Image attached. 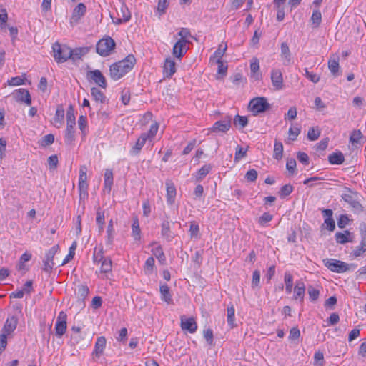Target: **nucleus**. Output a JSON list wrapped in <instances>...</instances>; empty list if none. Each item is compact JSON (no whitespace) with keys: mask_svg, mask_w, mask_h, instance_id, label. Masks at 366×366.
<instances>
[{"mask_svg":"<svg viewBox=\"0 0 366 366\" xmlns=\"http://www.w3.org/2000/svg\"><path fill=\"white\" fill-rule=\"evenodd\" d=\"M136 59L132 54H129L123 59L116 62V80L123 77L134 66Z\"/></svg>","mask_w":366,"mask_h":366,"instance_id":"obj_1","label":"nucleus"},{"mask_svg":"<svg viewBox=\"0 0 366 366\" xmlns=\"http://www.w3.org/2000/svg\"><path fill=\"white\" fill-rule=\"evenodd\" d=\"M75 125L76 118L74 114V109L72 105H69L66 112V129L65 133V142L66 144H71L74 140Z\"/></svg>","mask_w":366,"mask_h":366,"instance_id":"obj_2","label":"nucleus"},{"mask_svg":"<svg viewBox=\"0 0 366 366\" xmlns=\"http://www.w3.org/2000/svg\"><path fill=\"white\" fill-rule=\"evenodd\" d=\"M53 56L57 63H64L70 59V47L56 42L52 45Z\"/></svg>","mask_w":366,"mask_h":366,"instance_id":"obj_3","label":"nucleus"},{"mask_svg":"<svg viewBox=\"0 0 366 366\" xmlns=\"http://www.w3.org/2000/svg\"><path fill=\"white\" fill-rule=\"evenodd\" d=\"M342 199L347 202L357 212L363 211V207L357 200V193L353 192L350 188L345 187L341 194Z\"/></svg>","mask_w":366,"mask_h":366,"instance_id":"obj_4","label":"nucleus"},{"mask_svg":"<svg viewBox=\"0 0 366 366\" xmlns=\"http://www.w3.org/2000/svg\"><path fill=\"white\" fill-rule=\"evenodd\" d=\"M249 107L253 115L256 116L269 109L270 104L265 97H255L250 100Z\"/></svg>","mask_w":366,"mask_h":366,"instance_id":"obj_5","label":"nucleus"},{"mask_svg":"<svg viewBox=\"0 0 366 366\" xmlns=\"http://www.w3.org/2000/svg\"><path fill=\"white\" fill-rule=\"evenodd\" d=\"M323 264L332 272L343 273L350 269V265L347 263L335 259H325Z\"/></svg>","mask_w":366,"mask_h":366,"instance_id":"obj_6","label":"nucleus"},{"mask_svg":"<svg viewBox=\"0 0 366 366\" xmlns=\"http://www.w3.org/2000/svg\"><path fill=\"white\" fill-rule=\"evenodd\" d=\"M114 48V41L112 38L107 36L100 39L96 46L97 52L102 56H107Z\"/></svg>","mask_w":366,"mask_h":366,"instance_id":"obj_7","label":"nucleus"},{"mask_svg":"<svg viewBox=\"0 0 366 366\" xmlns=\"http://www.w3.org/2000/svg\"><path fill=\"white\" fill-rule=\"evenodd\" d=\"M59 247V245L53 246L45 255L44 259V267L43 270L46 273H51L54 266V257L56 253L58 252Z\"/></svg>","mask_w":366,"mask_h":366,"instance_id":"obj_8","label":"nucleus"},{"mask_svg":"<svg viewBox=\"0 0 366 366\" xmlns=\"http://www.w3.org/2000/svg\"><path fill=\"white\" fill-rule=\"evenodd\" d=\"M231 121L230 117H226L222 120L217 121L209 130L214 133L227 132L231 127Z\"/></svg>","mask_w":366,"mask_h":366,"instance_id":"obj_9","label":"nucleus"},{"mask_svg":"<svg viewBox=\"0 0 366 366\" xmlns=\"http://www.w3.org/2000/svg\"><path fill=\"white\" fill-rule=\"evenodd\" d=\"M14 99L18 102H24L26 105L31 104V98L29 92L26 89H18L12 93Z\"/></svg>","mask_w":366,"mask_h":366,"instance_id":"obj_10","label":"nucleus"},{"mask_svg":"<svg viewBox=\"0 0 366 366\" xmlns=\"http://www.w3.org/2000/svg\"><path fill=\"white\" fill-rule=\"evenodd\" d=\"M119 1L121 3L119 11L116 10L118 16V17L116 18V24L125 23L129 21L131 19V12L129 11L128 7L124 4L122 0H119Z\"/></svg>","mask_w":366,"mask_h":366,"instance_id":"obj_11","label":"nucleus"},{"mask_svg":"<svg viewBox=\"0 0 366 366\" xmlns=\"http://www.w3.org/2000/svg\"><path fill=\"white\" fill-rule=\"evenodd\" d=\"M66 314L61 311L59 312L55 324V331L58 336H62L66 330Z\"/></svg>","mask_w":366,"mask_h":366,"instance_id":"obj_12","label":"nucleus"},{"mask_svg":"<svg viewBox=\"0 0 366 366\" xmlns=\"http://www.w3.org/2000/svg\"><path fill=\"white\" fill-rule=\"evenodd\" d=\"M87 78L94 81L96 84L102 88H106L107 86L106 79L99 70L88 71Z\"/></svg>","mask_w":366,"mask_h":366,"instance_id":"obj_13","label":"nucleus"},{"mask_svg":"<svg viewBox=\"0 0 366 366\" xmlns=\"http://www.w3.org/2000/svg\"><path fill=\"white\" fill-rule=\"evenodd\" d=\"M188 43L189 41L178 40L173 46V55L178 59H181L187 51V44Z\"/></svg>","mask_w":366,"mask_h":366,"instance_id":"obj_14","label":"nucleus"},{"mask_svg":"<svg viewBox=\"0 0 366 366\" xmlns=\"http://www.w3.org/2000/svg\"><path fill=\"white\" fill-rule=\"evenodd\" d=\"M18 325V318L15 315L9 317L2 328V332L5 335H10L16 328Z\"/></svg>","mask_w":366,"mask_h":366,"instance_id":"obj_15","label":"nucleus"},{"mask_svg":"<svg viewBox=\"0 0 366 366\" xmlns=\"http://www.w3.org/2000/svg\"><path fill=\"white\" fill-rule=\"evenodd\" d=\"M366 252V229L361 232V242L360 244L355 247L351 252L350 255L353 258L361 257Z\"/></svg>","mask_w":366,"mask_h":366,"instance_id":"obj_16","label":"nucleus"},{"mask_svg":"<svg viewBox=\"0 0 366 366\" xmlns=\"http://www.w3.org/2000/svg\"><path fill=\"white\" fill-rule=\"evenodd\" d=\"M271 81L272 86L276 90H280L283 88L282 73L280 69H272L271 71Z\"/></svg>","mask_w":366,"mask_h":366,"instance_id":"obj_17","label":"nucleus"},{"mask_svg":"<svg viewBox=\"0 0 366 366\" xmlns=\"http://www.w3.org/2000/svg\"><path fill=\"white\" fill-rule=\"evenodd\" d=\"M305 285L302 280L296 281L294 287L293 299L295 300H299L300 302H302L305 294Z\"/></svg>","mask_w":366,"mask_h":366,"instance_id":"obj_18","label":"nucleus"},{"mask_svg":"<svg viewBox=\"0 0 366 366\" xmlns=\"http://www.w3.org/2000/svg\"><path fill=\"white\" fill-rule=\"evenodd\" d=\"M280 57L282 63L285 66H288L292 62V57L289 46L286 42L281 44Z\"/></svg>","mask_w":366,"mask_h":366,"instance_id":"obj_19","label":"nucleus"},{"mask_svg":"<svg viewBox=\"0 0 366 366\" xmlns=\"http://www.w3.org/2000/svg\"><path fill=\"white\" fill-rule=\"evenodd\" d=\"M86 10V6L83 3H79L73 11L70 23L71 24H77L79 20L85 14Z\"/></svg>","mask_w":366,"mask_h":366,"instance_id":"obj_20","label":"nucleus"},{"mask_svg":"<svg viewBox=\"0 0 366 366\" xmlns=\"http://www.w3.org/2000/svg\"><path fill=\"white\" fill-rule=\"evenodd\" d=\"M181 327L183 330H187L190 333H194L197 330V325L193 317L181 318Z\"/></svg>","mask_w":366,"mask_h":366,"instance_id":"obj_21","label":"nucleus"},{"mask_svg":"<svg viewBox=\"0 0 366 366\" xmlns=\"http://www.w3.org/2000/svg\"><path fill=\"white\" fill-rule=\"evenodd\" d=\"M113 185V172L112 169H106L104 172V186L103 193L110 194Z\"/></svg>","mask_w":366,"mask_h":366,"instance_id":"obj_22","label":"nucleus"},{"mask_svg":"<svg viewBox=\"0 0 366 366\" xmlns=\"http://www.w3.org/2000/svg\"><path fill=\"white\" fill-rule=\"evenodd\" d=\"M176 72L175 62L171 59L167 58L164 64V74L166 77L170 78Z\"/></svg>","mask_w":366,"mask_h":366,"instance_id":"obj_23","label":"nucleus"},{"mask_svg":"<svg viewBox=\"0 0 366 366\" xmlns=\"http://www.w3.org/2000/svg\"><path fill=\"white\" fill-rule=\"evenodd\" d=\"M166 189L167 203L169 204H172L174 202V199L176 197V188L171 181L167 180L166 182Z\"/></svg>","mask_w":366,"mask_h":366,"instance_id":"obj_24","label":"nucleus"},{"mask_svg":"<svg viewBox=\"0 0 366 366\" xmlns=\"http://www.w3.org/2000/svg\"><path fill=\"white\" fill-rule=\"evenodd\" d=\"M212 169L211 164H204L197 172L194 174L197 182L202 181Z\"/></svg>","mask_w":366,"mask_h":366,"instance_id":"obj_25","label":"nucleus"},{"mask_svg":"<svg viewBox=\"0 0 366 366\" xmlns=\"http://www.w3.org/2000/svg\"><path fill=\"white\" fill-rule=\"evenodd\" d=\"M335 240L339 244H345L352 242V234L348 230H345L343 233L337 232L335 235Z\"/></svg>","mask_w":366,"mask_h":366,"instance_id":"obj_26","label":"nucleus"},{"mask_svg":"<svg viewBox=\"0 0 366 366\" xmlns=\"http://www.w3.org/2000/svg\"><path fill=\"white\" fill-rule=\"evenodd\" d=\"M147 141H149V139L142 133L137 139L136 144L132 147L131 153L132 154H139Z\"/></svg>","mask_w":366,"mask_h":366,"instance_id":"obj_27","label":"nucleus"},{"mask_svg":"<svg viewBox=\"0 0 366 366\" xmlns=\"http://www.w3.org/2000/svg\"><path fill=\"white\" fill-rule=\"evenodd\" d=\"M106 346V339L104 337L102 336L97 338L95 347H94V351L93 354L97 357H99L103 353V351Z\"/></svg>","mask_w":366,"mask_h":366,"instance_id":"obj_28","label":"nucleus"},{"mask_svg":"<svg viewBox=\"0 0 366 366\" xmlns=\"http://www.w3.org/2000/svg\"><path fill=\"white\" fill-rule=\"evenodd\" d=\"M161 299L167 304L173 302L172 296L170 293L169 287L167 285L164 284L160 286Z\"/></svg>","mask_w":366,"mask_h":366,"instance_id":"obj_29","label":"nucleus"},{"mask_svg":"<svg viewBox=\"0 0 366 366\" xmlns=\"http://www.w3.org/2000/svg\"><path fill=\"white\" fill-rule=\"evenodd\" d=\"M113 240H114L113 220H112V219H111L108 223V227H107V239H106V246L109 249H112L113 247Z\"/></svg>","mask_w":366,"mask_h":366,"instance_id":"obj_30","label":"nucleus"},{"mask_svg":"<svg viewBox=\"0 0 366 366\" xmlns=\"http://www.w3.org/2000/svg\"><path fill=\"white\" fill-rule=\"evenodd\" d=\"M227 49V46L226 44L224 46L222 45H220L219 48L213 54V55L211 56L210 62L213 64L214 61H222V56H224Z\"/></svg>","mask_w":366,"mask_h":366,"instance_id":"obj_31","label":"nucleus"},{"mask_svg":"<svg viewBox=\"0 0 366 366\" xmlns=\"http://www.w3.org/2000/svg\"><path fill=\"white\" fill-rule=\"evenodd\" d=\"M328 68H329L330 71H331V73L334 76L338 75V71H339V69H340L339 57L338 56H335V57L330 58L329 59Z\"/></svg>","mask_w":366,"mask_h":366,"instance_id":"obj_32","label":"nucleus"},{"mask_svg":"<svg viewBox=\"0 0 366 366\" xmlns=\"http://www.w3.org/2000/svg\"><path fill=\"white\" fill-rule=\"evenodd\" d=\"M345 160L342 152H334L328 156V161L331 164H341Z\"/></svg>","mask_w":366,"mask_h":366,"instance_id":"obj_33","label":"nucleus"},{"mask_svg":"<svg viewBox=\"0 0 366 366\" xmlns=\"http://www.w3.org/2000/svg\"><path fill=\"white\" fill-rule=\"evenodd\" d=\"M152 246L153 247L151 252L156 257V258L159 262H163L165 260V256L163 252V249L160 245H158L156 243H152Z\"/></svg>","mask_w":366,"mask_h":366,"instance_id":"obj_34","label":"nucleus"},{"mask_svg":"<svg viewBox=\"0 0 366 366\" xmlns=\"http://www.w3.org/2000/svg\"><path fill=\"white\" fill-rule=\"evenodd\" d=\"M284 282L285 284V291L287 294H290L293 287V277L289 272L284 274Z\"/></svg>","mask_w":366,"mask_h":366,"instance_id":"obj_35","label":"nucleus"},{"mask_svg":"<svg viewBox=\"0 0 366 366\" xmlns=\"http://www.w3.org/2000/svg\"><path fill=\"white\" fill-rule=\"evenodd\" d=\"M234 124L239 129L244 128L248 124V119L245 116L236 115L233 119Z\"/></svg>","mask_w":366,"mask_h":366,"instance_id":"obj_36","label":"nucleus"},{"mask_svg":"<svg viewBox=\"0 0 366 366\" xmlns=\"http://www.w3.org/2000/svg\"><path fill=\"white\" fill-rule=\"evenodd\" d=\"M132 237L136 241H139L141 239V229L139 227V223L137 219H134L132 225Z\"/></svg>","mask_w":366,"mask_h":366,"instance_id":"obj_37","label":"nucleus"},{"mask_svg":"<svg viewBox=\"0 0 366 366\" xmlns=\"http://www.w3.org/2000/svg\"><path fill=\"white\" fill-rule=\"evenodd\" d=\"M311 21L314 28H317L320 25L322 21V14L319 9L313 11L311 16Z\"/></svg>","mask_w":366,"mask_h":366,"instance_id":"obj_38","label":"nucleus"},{"mask_svg":"<svg viewBox=\"0 0 366 366\" xmlns=\"http://www.w3.org/2000/svg\"><path fill=\"white\" fill-rule=\"evenodd\" d=\"M128 339V330L126 327H122L118 332L116 340L119 344L125 345Z\"/></svg>","mask_w":366,"mask_h":366,"instance_id":"obj_39","label":"nucleus"},{"mask_svg":"<svg viewBox=\"0 0 366 366\" xmlns=\"http://www.w3.org/2000/svg\"><path fill=\"white\" fill-rule=\"evenodd\" d=\"M64 118V109L62 105H59L56 110L55 117H54V121L55 124L59 123L61 124L63 123Z\"/></svg>","mask_w":366,"mask_h":366,"instance_id":"obj_40","label":"nucleus"},{"mask_svg":"<svg viewBox=\"0 0 366 366\" xmlns=\"http://www.w3.org/2000/svg\"><path fill=\"white\" fill-rule=\"evenodd\" d=\"M159 129V124L157 122L153 123L147 132L143 133L149 139V142H152L156 136Z\"/></svg>","mask_w":366,"mask_h":366,"instance_id":"obj_41","label":"nucleus"},{"mask_svg":"<svg viewBox=\"0 0 366 366\" xmlns=\"http://www.w3.org/2000/svg\"><path fill=\"white\" fill-rule=\"evenodd\" d=\"M283 145L280 142L276 141L274 145V158L280 160L282 157Z\"/></svg>","mask_w":366,"mask_h":366,"instance_id":"obj_42","label":"nucleus"},{"mask_svg":"<svg viewBox=\"0 0 366 366\" xmlns=\"http://www.w3.org/2000/svg\"><path fill=\"white\" fill-rule=\"evenodd\" d=\"M307 292L311 302H315L318 300L320 296V290L310 285L307 288Z\"/></svg>","mask_w":366,"mask_h":366,"instance_id":"obj_43","label":"nucleus"},{"mask_svg":"<svg viewBox=\"0 0 366 366\" xmlns=\"http://www.w3.org/2000/svg\"><path fill=\"white\" fill-rule=\"evenodd\" d=\"M235 309L233 305H231L230 307H227V323L230 325L231 327H233L234 325V316H235Z\"/></svg>","mask_w":366,"mask_h":366,"instance_id":"obj_44","label":"nucleus"},{"mask_svg":"<svg viewBox=\"0 0 366 366\" xmlns=\"http://www.w3.org/2000/svg\"><path fill=\"white\" fill-rule=\"evenodd\" d=\"M112 261L110 258H105L103 259L101 264V272L102 273H107L112 272Z\"/></svg>","mask_w":366,"mask_h":366,"instance_id":"obj_45","label":"nucleus"},{"mask_svg":"<svg viewBox=\"0 0 366 366\" xmlns=\"http://www.w3.org/2000/svg\"><path fill=\"white\" fill-rule=\"evenodd\" d=\"M91 94L96 101H99L102 103L105 101V96L99 89L96 87L92 88Z\"/></svg>","mask_w":366,"mask_h":366,"instance_id":"obj_46","label":"nucleus"},{"mask_svg":"<svg viewBox=\"0 0 366 366\" xmlns=\"http://www.w3.org/2000/svg\"><path fill=\"white\" fill-rule=\"evenodd\" d=\"M78 189L79 192L80 199H84L88 196V183L87 182H79Z\"/></svg>","mask_w":366,"mask_h":366,"instance_id":"obj_47","label":"nucleus"},{"mask_svg":"<svg viewBox=\"0 0 366 366\" xmlns=\"http://www.w3.org/2000/svg\"><path fill=\"white\" fill-rule=\"evenodd\" d=\"M320 136V130L318 129V127H311L310 128L308 132H307V138L310 141H315L317 140L319 137Z\"/></svg>","mask_w":366,"mask_h":366,"instance_id":"obj_48","label":"nucleus"},{"mask_svg":"<svg viewBox=\"0 0 366 366\" xmlns=\"http://www.w3.org/2000/svg\"><path fill=\"white\" fill-rule=\"evenodd\" d=\"M70 54L71 57L70 59L75 61L76 59H80L81 57L84 54V49L82 48H76L74 49H71L70 48Z\"/></svg>","mask_w":366,"mask_h":366,"instance_id":"obj_49","label":"nucleus"},{"mask_svg":"<svg viewBox=\"0 0 366 366\" xmlns=\"http://www.w3.org/2000/svg\"><path fill=\"white\" fill-rule=\"evenodd\" d=\"M260 272L259 270H255L252 274V280L251 283V287L252 289H255L259 287L260 283Z\"/></svg>","mask_w":366,"mask_h":366,"instance_id":"obj_50","label":"nucleus"},{"mask_svg":"<svg viewBox=\"0 0 366 366\" xmlns=\"http://www.w3.org/2000/svg\"><path fill=\"white\" fill-rule=\"evenodd\" d=\"M247 149H244L240 146H237L236 148L235 155H234V161L238 162L241 159L244 158L247 155Z\"/></svg>","mask_w":366,"mask_h":366,"instance_id":"obj_51","label":"nucleus"},{"mask_svg":"<svg viewBox=\"0 0 366 366\" xmlns=\"http://www.w3.org/2000/svg\"><path fill=\"white\" fill-rule=\"evenodd\" d=\"M273 218V216L268 212H264L258 219V223L264 227L267 224L270 222Z\"/></svg>","mask_w":366,"mask_h":366,"instance_id":"obj_52","label":"nucleus"},{"mask_svg":"<svg viewBox=\"0 0 366 366\" xmlns=\"http://www.w3.org/2000/svg\"><path fill=\"white\" fill-rule=\"evenodd\" d=\"M120 99L124 105H127L130 101L129 89H124L121 92Z\"/></svg>","mask_w":366,"mask_h":366,"instance_id":"obj_53","label":"nucleus"},{"mask_svg":"<svg viewBox=\"0 0 366 366\" xmlns=\"http://www.w3.org/2000/svg\"><path fill=\"white\" fill-rule=\"evenodd\" d=\"M293 191V187L288 184L282 186L280 191V195L281 197H285L290 195Z\"/></svg>","mask_w":366,"mask_h":366,"instance_id":"obj_54","label":"nucleus"},{"mask_svg":"<svg viewBox=\"0 0 366 366\" xmlns=\"http://www.w3.org/2000/svg\"><path fill=\"white\" fill-rule=\"evenodd\" d=\"M189 232L192 237H197L199 232V224L194 221L192 222Z\"/></svg>","mask_w":366,"mask_h":366,"instance_id":"obj_55","label":"nucleus"},{"mask_svg":"<svg viewBox=\"0 0 366 366\" xmlns=\"http://www.w3.org/2000/svg\"><path fill=\"white\" fill-rule=\"evenodd\" d=\"M286 168L290 174L293 175L295 173L296 161L293 158L287 159L286 162Z\"/></svg>","mask_w":366,"mask_h":366,"instance_id":"obj_56","label":"nucleus"},{"mask_svg":"<svg viewBox=\"0 0 366 366\" xmlns=\"http://www.w3.org/2000/svg\"><path fill=\"white\" fill-rule=\"evenodd\" d=\"M300 337V331L297 327L291 328L290 330L289 339L294 342L298 340Z\"/></svg>","mask_w":366,"mask_h":366,"instance_id":"obj_57","label":"nucleus"},{"mask_svg":"<svg viewBox=\"0 0 366 366\" xmlns=\"http://www.w3.org/2000/svg\"><path fill=\"white\" fill-rule=\"evenodd\" d=\"M54 142V136L52 134L45 135L41 142L42 147H47L51 145Z\"/></svg>","mask_w":366,"mask_h":366,"instance_id":"obj_58","label":"nucleus"},{"mask_svg":"<svg viewBox=\"0 0 366 366\" xmlns=\"http://www.w3.org/2000/svg\"><path fill=\"white\" fill-rule=\"evenodd\" d=\"M177 35L180 36L179 40L189 41L188 38L192 37L190 31L187 28H182Z\"/></svg>","mask_w":366,"mask_h":366,"instance_id":"obj_59","label":"nucleus"},{"mask_svg":"<svg viewBox=\"0 0 366 366\" xmlns=\"http://www.w3.org/2000/svg\"><path fill=\"white\" fill-rule=\"evenodd\" d=\"M8 19V14L6 9H0V26L4 28Z\"/></svg>","mask_w":366,"mask_h":366,"instance_id":"obj_60","label":"nucleus"},{"mask_svg":"<svg viewBox=\"0 0 366 366\" xmlns=\"http://www.w3.org/2000/svg\"><path fill=\"white\" fill-rule=\"evenodd\" d=\"M349 222V218L347 214H341L337 219V226L339 228H345Z\"/></svg>","mask_w":366,"mask_h":366,"instance_id":"obj_61","label":"nucleus"},{"mask_svg":"<svg viewBox=\"0 0 366 366\" xmlns=\"http://www.w3.org/2000/svg\"><path fill=\"white\" fill-rule=\"evenodd\" d=\"M257 176H258L257 172L255 169H249L246 173L245 178L247 179V181L252 182L257 179Z\"/></svg>","mask_w":366,"mask_h":366,"instance_id":"obj_62","label":"nucleus"},{"mask_svg":"<svg viewBox=\"0 0 366 366\" xmlns=\"http://www.w3.org/2000/svg\"><path fill=\"white\" fill-rule=\"evenodd\" d=\"M154 266V259L153 257H149L144 264V270L148 272L151 273L153 270Z\"/></svg>","mask_w":366,"mask_h":366,"instance_id":"obj_63","label":"nucleus"},{"mask_svg":"<svg viewBox=\"0 0 366 366\" xmlns=\"http://www.w3.org/2000/svg\"><path fill=\"white\" fill-rule=\"evenodd\" d=\"M169 5V2L167 0H159L157 11L162 14L165 12Z\"/></svg>","mask_w":366,"mask_h":366,"instance_id":"obj_64","label":"nucleus"}]
</instances>
